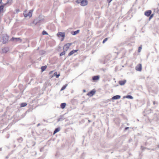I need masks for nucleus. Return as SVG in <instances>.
Returning a JSON list of instances; mask_svg holds the SVG:
<instances>
[{"label": "nucleus", "instance_id": "nucleus-3", "mask_svg": "<svg viewBox=\"0 0 159 159\" xmlns=\"http://www.w3.org/2000/svg\"><path fill=\"white\" fill-rule=\"evenodd\" d=\"M57 35L58 37L61 36L62 37V38L61 40V41H62L63 40L65 36V33H64L59 32L57 34Z\"/></svg>", "mask_w": 159, "mask_h": 159}, {"label": "nucleus", "instance_id": "nucleus-14", "mask_svg": "<svg viewBox=\"0 0 159 159\" xmlns=\"http://www.w3.org/2000/svg\"><path fill=\"white\" fill-rule=\"evenodd\" d=\"M99 78V76H94L92 78L93 80H98Z\"/></svg>", "mask_w": 159, "mask_h": 159}, {"label": "nucleus", "instance_id": "nucleus-37", "mask_svg": "<svg viewBox=\"0 0 159 159\" xmlns=\"http://www.w3.org/2000/svg\"><path fill=\"white\" fill-rule=\"evenodd\" d=\"M60 119H59L58 120V121H60Z\"/></svg>", "mask_w": 159, "mask_h": 159}, {"label": "nucleus", "instance_id": "nucleus-40", "mask_svg": "<svg viewBox=\"0 0 159 159\" xmlns=\"http://www.w3.org/2000/svg\"><path fill=\"white\" fill-rule=\"evenodd\" d=\"M89 122H90V120H89Z\"/></svg>", "mask_w": 159, "mask_h": 159}, {"label": "nucleus", "instance_id": "nucleus-11", "mask_svg": "<svg viewBox=\"0 0 159 159\" xmlns=\"http://www.w3.org/2000/svg\"><path fill=\"white\" fill-rule=\"evenodd\" d=\"M126 82V80H124L120 81L119 82V84L121 85H124Z\"/></svg>", "mask_w": 159, "mask_h": 159}, {"label": "nucleus", "instance_id": "nucleus-24", "mask_svg": "<svg viewBox=\"0 0 159 159\" xmlns=\"http://www.w3.org/2000/svg\"><path fill=\"white\" fill-rule=\"evenodd\" d=\"M42 34L43 35L48 34V33L45 31H43Z\"/></svg>", "mask_w": 159, "mask_h": 159}, {"label": "nucleus", "instance_id": "nucleus-22", "mask_svg": "<svg viewBox=\"0 0 159 159\" xmlns=\"http://www.w3.org/2000/svg\"><path fill=\"white\" fill-rule=\"evenodd\" d=\"M65 51H64L60 53V56H61L64 55L65 54Z\"/></svg>", "mask_w": 159, "mask_h": 159}, {"label": "nucleus", "instance_id": "nucleus-33", "mask_svg": "<svg viewBox=\"0 0 159 159\" xmlns=\"http://www.w3.org/2000/svg\"><path fill=\"white\" fill-rule=\"evenodd\" d=\"M54 75H57V72L54 73Z\"/></svg>", "mask_w": 159, "mask_h": 159}, {"label": "nucleus", "instance_id": "nucleus-15", "mask_svg": "<svg viewBox=\"0 0 159 159\" xmlns=\"http://www.w3.org/2000/svg\"><path fill=\"white\" fill-rule=\"evenodd\" d=\"M5 5H6V4L2 5L0 6V11L1 12H3L4 7Z\"/></svg>", "mask_w": 159, "mask_h": 159}, {"label": "nucleus", "instance_id": "nucleus-31", "mask_svg": "<svg viewBox=\"0 0 159 159\" xmlns=\"http://www.w3.org/2000/svg\"><path fill=\"white\" fill-rule=\"evenodd\" d=\"M60 76V74H58V75H56V78H58Z\"/></svg>", "mask_w": 159, "mask_h": 159}, {"label": "nucleus", "instance_id": "nucleus-25", "mask_svg": "<svg viewBox=\"0 0 159 159\" xmlns=\"http://www.w3.org/2000/svg\"><path fill=\"white\" fill-rule=\"evenodd\" d=\"M108 39L107 38H106L105 39L103 42H102V43H104L106 41H107V40Z\"/></svg>", "mask_w": 159, "mask_h": 159}, {"label": "nucleus", "instance_id": "nucleus-12", "mask_svg": "<svg viewBox=\"0 0 159 159\" xmlns=\"http://www.w3.org/2000/svg\"><path fill=\"white\" fill-rule=\"evenodd\" d=\"M78 50H73L72 51H71L68 54V56H70L72 54H73L75 52H77Z\"/></svg>", "mask_w": 159, "mask_h": 159}, {"label": "nucleus", "instance_id": "nucleus-35", "mask_svg": "<svg viewBox=\"0 0 159 159\" xmlns=\"http://www.w3.org/2000/svg\"><path fill=\"white\" fill-rule=\"evenodd\" d=\"M2 3V0H0V4Z\"/></svg>", "mask_w": 159, "mask_h": 159}, {"label": "nucleus", "instance_id": "nucleus-7", "mask_svg": "<svg viewBox=\"0 0 159 159\" xmlns=\"http://www.w3.org/2000/svg\"><path fill=\"white\" fill-rule=\"evenodd\" d=\"M88 4V1L86 0H82L80 3V5L82 6H85L87 5Z\"/></svg>", "mask_w": 159, "mask_h": 159}, {"label": "nucleus", "instance_id": "nucleus-5", "mask_svg": "<svg viewBox=\"0 0 159 159\" xmlns=\"http://www.w3.org/2000/svg\"><path fill=\"white\" fill-rule=\"evenodd\" d=\"M71 43L66 44L65 45H64L63 47V49L65 50V51H67L69 48L70 46L71 45Z\"/></svg>", "mask_w": 159, "mask_h": 159}, {"label": "nucleus", "instance_id": "nucleus-2", "mask_svg": "<svg viewBox=\"0 0 159 159\" xmlns=\"http://www.w3.org/2000/svg\"><path fill=\"white\" fill-rule=\"evenodd\" d=\"M2 40H3V43L5 44L8 41V37L6 35H3Z\"/></svg>", "mask_w": 159, "mask_h": 159}, {"label": "nucleus", "instance_id": "nucleus-28", "mask_svg": "<svg viewBox=\"0 0 159 159\" xmlns=\"http://www.w3.org/2000/svg\"><path fill=\"white\" fill-rule=\"evenodd\" d=\"M11 0H7V3L6 4L9 3H11Z\"/></svg>", "mask_w": 159, "mask_h": 159}, {"label": "nucleus", "instance_id": "nucleus-1", "mask_svg": "<svg viewBox=\"0 0 159 159\" xmlns=\"http://www.w3.org/2000/svg\"><path fill=\"white\" fill-rule=\"evenodd\" d=\"M32 10H30L28 12L27 11H24L23 13L24 16L25 17L28 16L30 18L32 16Z\"/></svg>", "mask_w": 159, "mask_h": 159}, {"label": "nucleus", "instance_id": "nucleus-4", "mask_svg": "<svg viewBox=\"0 0 159 159\" xmlns=\"http://www.w3.org/2000/svg\"><path fill=\"white\" fill-rule=\"evenodd\" d=\"M142 69V66L141 64H139L137 65L135 67V69L136 70L138 71H141Z\"/></svg>", "mask_w": 159, "mask_h": 159}, {"label": "nucleus", "instance_id": "nucleus-8", "mask_svg": "<svg viewBox=\"0 0 159 159\" xmlns=\"http://www.w3.org/2000/svg\"><path fill=\"white\" fill-rule=\"evenodd\" d=\"M11 40L15 41L16 42L19 41L20 42L21 41V40L20 38H15L13 37L11 38Z\"/></svg>", "mask_w": 159, "mask_h": 159}, {"label": "nucleus", "instance_id": "nucleus-27", "mask_svg": "<svg viewBox=\"0 0 159 159\" xmlns=\"http://www.w3.org/2000/svg\"><path fill=\"white\" fill-rule=\"evenodd\" d=\"M141 49H142V47H139V49H138V52H140L141 51Z\"/></svg>", "mask_w": 159, "mask_h": 159}, {"label": "nucleus", "instance_id": "nucleus-23", "mask_svg": "<svg viewBox=\"0 0 159 159\" xmlns=\"http://www.w3.org/2000/svg\"><path fill=\"white\" fill-rule=\"evenodd\" d=\"M154 15V14H151V15H150V16L149 18V20H150L152 18V17Z\"/></svg>", "mask_w": 159, "mask_h": 159}, {"label": "nucleus", "instance_id": "nucleus-16", "mask_svg": "<svg viewBox=\"0 0 159 159\" xmlns=\"http://www.w3.org/2000/svg\"><path fill=\"white\" fill-rule=\"evenodd\" d=\"M66 104L65 103H62L61 104V107L62 109H64L66 107Z\"/></svg>", "mask_w": 159, "mask_h": 159}, {"label": "nucleus", "instance_id": "nucleus-41", "mask_svg": "<svg viewBox=\"0 0 159 159\" xmlns=\"http://www.w3.org/2000/svg\"><path fill=\"white\" fill-rule=\"evenodd\" d=\"M42 149H41L40 151H42Z\"/></svg>", "mask_w": 159, "mask_h": 159}, {"label": "nucleus", "instance_id": "nucleus-34", "mask_svg": "<svg viewBox=\"0 0 159 159\" xmlns=\"http://www.w3.org/2000/svg\"><path fill=\"white\" fill-rule=\"evenodd\" d=\"M129 129V127H126L125 128V130H127V129Z\"/></svg>", "mask_w": 159, "mask_h": 159}, {"label": "nucleus", "instance_id": "nucleus-36", "mask_svg": "<svg viewBox=\"0 0 159 159\" xmlns=\"http://www.w3.org/2000/svg\"><path fill=\"white\" fill-rule=\"evenodd\" d=\"M156 103V102L155 101H153V104L154 105H155Z\"/></svg>", "mask_w": 159, "mask_h": 159}, {"label": "nucleus", "instance_id": "nucleus-13", "mask_svg": "<svg viewBox=\"0 0 159 159\" xmlns=\"http://www.w3.org/2000/svg\"><path fill=\"white\" fill-rule=\"evenodd\" d=\"M80 32L79 30H78L75 31H72L71 32V34L73 35H75L78 34Z\"/></svg>", "mask_w": 159, "mask_h": 159}, {"label": "nucleus", "instance_id": "nucleus-30", "mask_svg": "<svg viewBox=\"0 0 159 159\" xmlns=\"http://www.w3.org/2000/svg\"><path fill=\"white\" fill-rule=\"evenodd\" d=\"M6 48H4V49H3V50H2L3 52H7V51H6Z\"/></svg>", "mask_w": 159, "mask_h": 159}, {"label": "nucleus", "instance_id": "nucleus-6", "mask_svg": "<svg viewBox=\"0 0 159 159\" xmlns=\"http://www.w3.org/2000/svg\"><path fill=\"white\" fill-rule=\"evenodd\" d=\"M95 93L96 91L95 90L93 89L89 93H88L87 95L90 97H92L95 94Z\"/></svg>", "mask_w": 159, "mask_h": 159}, {"label": "nucleus", "instance_id": "nucleus-39", "mask_svg": "<svg viewBox=\"0 0 159 159\" xmlns=\"http://www.w3.org/2000/svg\"><path fill=\"white\" fill-rule=\"evenodd\" d=\"M84 92H86L85 90H84Z\"/></svg>", "mask_w": 159, "mask_h": 159}, {"label": "nucleus", "instance_id": "nucleus-26", "mask_svg": "<svg viewBox=\"0 0 159 159\" xmlns=\"http://www.w3.org/2000/svg\"><path fill=\"white\" fill-rule=\"evenodd\" d=\"M82 0H77L76 2L77 3H81Z\"/></svg>", "mask_w": 159, "mask_h": 159}, {"label": "nucleus", "instance_id": "nucleus-9", "mask_svg": "<svg viewBox=\"0 0 159 159\" xmlns=\"http://www.w3.org/2000/svg\"><path fill=\"white\" fill-rule=\"evenodd\" d=\"M152 11L150 10H149L145 12L144 15L147 16H149L150 15Z\"/></svg>", "mask_w": 159, "mask_h": 159}, {"label": "nucleus", "instance_id": "nucleus-19", "mask_svg": "<svg viewBox=\"0 0 159 159\" xmlns=\"http://www.w3.org/2000/svg\"><path fill=\"white\" fill-rule=\"evenodd\" d=\"M46 68H47L46 66H43L42 67L41 69H42V71H43L45 70V69H46Z\"/></svg>", "mask_w": 159, "mask_h": 159}, {"label": "nucleus", "instance_id": "nucleus-38", "mask_svg": "<svg viewBox=\"0 0 159 159\" xmlns=\"http://www.w3.org/2000/svg\"><path fill=\"white\" fill-rule=\"evenodd\" d=\"M39 125H40L39 124H38V125H37V126H39Z\"/></svg>", "mask_w": 159, "mask_h": 159}, {"label": "nucleus", "instance_id": "nucleus-29", "mask_svg": "<svg viewBox=\"0 0 159 159\" xmlns=\"http://www.w3.org/2000/svg\"><path fill=\"white\" fill-rule=\"evenodd\" d=\"M15 11L16 13H18L20 11V10L19 9H16L15 10Z\"/></svg>", "mask_w": 159, "mask_h": 159}, {"label": "nucleus", "instance_id": "nucleus-20", "mask_svg": "<svg viewBox=\"0 0 159 159\" xmlns=\"http://www.w3.org/2000/svg\"><path fill=\"white\" fill-rule=\"evenodd\" d=\"M27 104L25 103H22L21 104V107H24L26 106Z\"/></svg>", "mask_w": 159, "mask_h": 159}, {"label": "nucleus", "instance_id": "nucleus-21", "mask_svg": "<svg viewBox=\"0 0 159 159\" xmlns=\"http://www.w3.org/2000/svg\"><path fill=\"white\" fill-rule=\"evenodd\" d=\"M67 86V84H66L65 85L63 86L61 89V91L63 90H64L66 87Z\"/></svg>", "mask_w": 159, "mask_h": 159}, {"label": "nucleus", "instance_id": "nucleus-17", "mask_svg": "<svg viewBox=\"0 0 159 159\" xmlns=\"http://www.w3.org/2000/svg\"><path fill=\"white\" fill-rule=\"evenodd\" d=\"M60 130V128H58L56 129L54 132L53 134H55L57 132H59Z\"/></svg>", "mask_w": 159, "mask_h": 159}, {"label": "nucleus", "instance_id": "nucleus-32", "mask_svg": "<svg viewBox=\"0 0 159 159\" xmlns=\"http://www.w3.org/2000/svg\"><path fill=\"white\" fill-rule=\"evenodd\" d=\"M112 0H107V2H108L109 3H110Z\"/></svg>", "mask_w": 159, "mask_h": 159}, {"label": "nucleus", "instance_id": "nucleus-10", "mask_svg": "<svg viewBox=\"0 0 159 159\" xmlns=\"http://www.w3.org/2000/svg\"><path fill=\"white\" fill-rule=\"evenodd\" d=\"M120 95H117L113 96L112 98V99L113 100H116L120 99Z\"/></svg>", "mask_w": 159, "mask_h": 159}, {"label": "nucleus", "instance_id": "nucleus-18", "mask_svg": "<svg viewBox=\"0 0 159 159\" xmlns=\"http://www.w3.org/2000/svg\"><path fill=\"white\" fill-rule=\"evenodd\" d=\"M124 98H129L130 99H133V97L131 95H127L126 96L124 97Z\"/></svg>", "mask_w": 159, "mask_h": 159}]
</instances>
